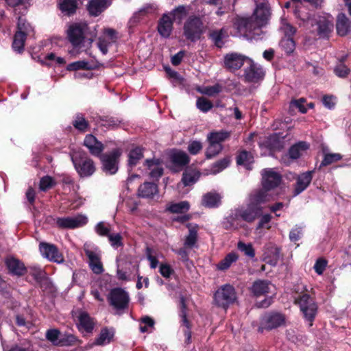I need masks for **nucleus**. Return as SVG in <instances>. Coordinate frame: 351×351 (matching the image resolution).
<instances>
[{
  "label": "nucleus",
  "mask_w": 351,
  "mask_h": 351,
  "mask_svg": "<svg viewBox=\"0 0 351 351\" xmlns=\"http://www.w3.org/2000/svg\"><path fill=\"white\" fill-rule=\"evenodd\" d=\"M271 9L267 0L256 2V8L251 16H236L233 21L235 29L247 38H255L262 33V27L269 19Z\"/></svg>",
  "instance_id": "obj_1"
},
{
  "label": "nucleus",
  "mask_w": 351,
  "mask_h": 351,
  "mask_svg": "<svg viewBox=\"0 0 351 351\" xmlns=\"http://www.w3.org/2000/svg\"><path fill=\"white\" fill-rule=\"evenodd\" d=\"M206 29V26L204 23L203 16L191 14L184 23L182 35L186 40L195 43L202 38Z\"/></svg>",
  "instance_id": "obj_2"
},
{
  "label": "nucleus",
  "mask_w": 351,
  "mask_h": 351,
  "mask_svg": "<svg viewBox=\"0 0 351 351\" xmlns=\"http://www.w3.org/2000/svg\"><path fill=\"white\" fill-rule=\"evenodd\" d=\"M71 161L80 178H90L97 171L95 162L84 152L73 153L71 155Z\"/></svg>",
  "instance_id": "obj_3"
},
{
  "label": "nucleus",
  "mask_w": 351,
  "mask_h": 351,
  "mask_svg": "<svg viewBox=\"0 0 351 351\" xmlns=\"http://www.w3.org/2000/svg\"><path fill=\"white\" fill-rule=\"evenodd\" d=\"M295 304L299 306L304 319L308 322L309 327H311L318 311L317 303L309 294L302 293L295 299Z\"/></svg>",
  "instance_id": "obj_4"
},
{
  "label": "nucleus",
  "mask_w": 351,
  "mask_h": 351,
  "mask_svg": "<svg viewBox=\"0 0 351 351\" xmlns=\"http://www.w3.org/2000/svg\"><path fill=\"white\" fill-rule=\"evenodd\" d=\"M122 149L119 147L112 149L110 152L101 154L100 159L102 171L107 175H114L119 169Z\"/></svg>",
  "instance_id": "obj_5"
},
{
  "label": "nucleus",
  "mask_w": 351,
  "mask_h": 351,
  "mask_svg": "<svg viewBox=\"0 0 351 351\" xmlns=\"http://www.w3.org/2000/svg\"><path fill=\"white\" fill-rule=\"evenodd\" d=\"M237 300V293L233 286L226 284L221 286L214 293L215 304L227 309Z\"/></svg>",
  "instance_id": "obj_6"
},
{
  "label": "nucleus",
  "mask_w": 351,
  "mask_h": 351,
  "mask_svg": "<svg viewBox=\"0 0 351 351\" xmlns=\"http://www.w3.org/2000/svg\"><path fill=\"white\" fill-rule=\"evenodd\" d=\"M286 317L279 312H269L265 313L261 319L258 332L263 333L264 330L270 331L285 325Z\"/></svg>",
  "instance_id": "obj_7"
},
{
  "label": "nucleus",
  "mask_w": 351,
  "mask_h": 351,
  "mask_svg": "<svg viewBox=\"0 0 351 351\" xmlns=\"http://www.w3.org/2000/svg\"><path fill=\"white\" fill-rule=\"evenodd\" d=\"M107 300L109 304L117 311H124L129 306V294L121 287L112 289L107 296Z\"/></svg>",
  "instance_id": "obj_8"
},
{
  "label": "nucleus",
  "mask_w": 351,
  "mask_h": 351,
  "mask_svg": "<svg viewBox=\"0 0 351 351\" xmlns=\"http://www.w3.org/2000/svg\"><path fill=\"white\" fill-rule=\"evenodd\" d=\"M88 25L83 23H73L69 26L66 38L73 47H81L83 45Z\"/></svg>",
  "instance_id": "obj_9"
},
{
  "label": "nucleus",
  "mask_w": 351,
  "mask_h": 351,
  "mask_svg": "<svg viewBox=\"0 0 351 351\" xmlns=\"http://www.w3.org/2000/svg\"><path fill=\"white\" fill-rule=\"evenodd\" d=\"M261 186L270 191L280 186L282 182V175L272 168H265L261 172Z\"/></svg>",
  "instance_id": "obj_10"
},
{
  "label": "nucleus",
  "mask_w": 351,
  "mask_h": 351,
  "mask_svg": "<svg viewBox=\"0 0 351 351\" xmlns=\"http://www.w3.org/2000/svg\"><path fill=\"white\" fill-rule=\"evenodd\" d=\"M39 251L44 258L51 262L61 263L64 261L62 254L54 244L42 241L39 243Z\"/></svg>",
  "instance_id": "obj_11"
},
{
  "label": "nucleus",
  "mask_w": 351,
  "mask_h": 351,
  "mask_svg": "<svg viewBox=\"0 0 351 351\" xmlns=\"http://www.w3.org/2000/svg\"><path fill=\"white\" fill-rule=\"evenodd\" d=\"M261 149H266L269 152L270 156H274L276 152H281L285 146V141L281 139L278 134L274 133L265 138L263 141L258 142Z\"/></svg>",
  "instance_id": "obj_12"
},
{
  "label": "nucleus",
  "mask_w": 351,
  "mask_h": 351,
  "mask_svg": "<svg viewBox=\"0 0 351 351\" xmlns=\"http://www.w3.org/2000/svg\"><path fill=\"white\" fill-rule=\"evenodd\" d=\"M88 218L83 215H77L74 217H58L56 220L57 226L61 229H75L85 226Z\"/></svg>",
  "instance_id": "obj_13"
},
{
  "label": "nucleus",
  "mask_w": 351,
  "mask_h": 351,
  "mask_svg": "<svg viewBox=\"0 0 351 351\" xmlns=\"http://www.w3.org/2000/svg\"><path fill=\"white\" fill-rule=\"evenodd\" d=\"M5 265L8 270V273L12 276L21 277L27 272V269L25 264L16 258L12 256L6 258Z\"/></svg>",
  "instance_id": "obj_14"
},
{
  "label": "nucleus",
  "mask_w": 351,
  "mask_h": 351,
  "mask_svg": "<svg viewBox=\"0 0 351 351\" xmlns=\"http://www.w3.org/2000/svg\"><path fill=\"white\" fill-rule=\"evenodd\" d=\"M265 72L263 69L251 60H250V66L245 69V81L252 83H257L263 80Z\"/></svg>",
  "instance_id": "obj_15"
},
{
  "label": "nucleus",
  "mask_w": 351,
  "mask_h": 351,
  "mask_svg": "<svg viewBox=\"0 0 351 351\" xmlns=\"http://www.w3.org/2000/svg\"><path fill=\"white\" fill-rule=\"evenodd\" d=\"M247 58L237 53H228L224 57V66L231 71L239 69Z\"/></svg>",
  "instance_id": "obj_16"
},
{
  "label": "nucleus",
  "mask_w": 351,
  "mask_h": 351,
  "mask_svg": "<svg viewBox=\"0 0 351 351\" xmlns=\"http://www.w3.org/2000/svg\"><path fill=\"white\" fill-rule=\"evenodd\" d=\"M77 318V328L79 331L92 333L97 323L96 320L85 311L80 312Z\"/></svg>",
  "instance_id": "obj_17"
},
{
  "label": "nucleus",
  "mask_w": 351,
  "mask_h": 351,
  "mask_svg": "<svg viewBox=\"0 0 351 351\" xmlns=\"http://www.w3.org/2000/svg\"><path fill=\"white\" fill-rule=\"evenodd\" d=\"M313 171H308L299 175L293 188V196H297L307 189L313 179Z\"/></svg>",
  "instance_id": "obj_18"
},
{
  "label": "nucleus",
  "mask_w": 351,
  "mask_h": 351,
  "mask_svg": "<svg viewBox=\"0 0 351 351\" xmlns=\"http://www.w3.org/2000/svg\"><path fill=\"white\" fill-rule=\"evenodd\" d=\"M83 144L88 148L90 154L96 157L100 156L104 149V144L93 134H87Z\"/></svg>",
  "instance_id": "obj_19"
},
{
  "label": "nucleus",
  "mask_w": 351,
  "mask_h": 351,
  "mask_svg": "<svg viewBox=\"0 0 351 351\" xmlns=\"http://www.w3.org/2000/svg\"><path fill=\"white\" fill-rule=\"evenodd\" d=\"M239 215L242 220L247 223L253 222L256 219L259 218L263 213V207H256L249 204L246 208H240Z\"/></svg>",
  "instance_id": "obj_20"
},
{
  "label": "nucleus",
  "mask_w": 351,
  "mask_h": 351,
  "mask_svg": "<svg viewBox=\"0 0 351 351\" xmlns=\"http://www.w3.org/2000/svg\"><path fill=\"white\" fill-rule=\"evenodd\" d=\"M239 214H241L239 210L236 209L226 217L223 223L225 230H238L243 227V220Z\"/></svg>",
  "instance_id": "obj_21"
},
{
  "label": "nucleus",
  "mask_w": 351,
  "mask_h": 351,
  "mask_svg": "<svg viewBox=\"0 0 351 351\" xmlns=\"http://www.w3.org/2000/svg\"><path fill=\"white\" fill-rule=\"evenodd\" d=\"M157 29L159 34L164 38H169L173 29V20L164 14L158 22Z\"/></svg>",
  "instance_id": "obj_22"
},
{
  "label": "nucleus",
  "mask_w": 351,
  "mask_h": 351,
  "mask_svg": "<svg viewBox=\"0 0 351 351\" xmlns=\"http://www.w3.org/2000/svg\"><path fill=\"white\" fill-rule=\"evenodd\" d=\"M336 29L337 34L341 36H345L351 32V21L344 13L337 15Z\"/></svg>",
  "instance_id": "obj_23"
},
{
  "label": "nucleus",
  "mask_w": 351,
  "mask_h": 351,
  "mask_svg": "<svg viewBox=\"0 0 351 351\" xmlns=\"http://www.w3.org/2000/svg\"><path fill=\"white\" fill-rule=\"evenodd\" d=\"M158 192V186L156 183L145 182L138 189V195L143 198H152Z\"/></svg>",
  "instance_id": "obj_24"
},
{
  "label": "nucleus",
  "mask_w": 351,
  "mask_h": 351,
  "mask_svg": "<svg viewBox=\"0 0 351 351\" xmlns=\"http://www.w3.org/2000/svg\"><path fill=\"white\" fill-rule=\"evenodd\" d=\"M208 37L215 47L221 49L225 44L223 39L228 37V34L227 29L223 27L219 29L210 31Z\"/></svg>",
  "instance_id": "obj_25"
},
{
  "label": "nucleus",
  "mask_w": 351,
  "mask_h": 351,
  "mask_svg": "<svg viewBox=\"0 0 351 351\" xmlns=\"http://www.w3.org/2000/svg\"><path fill=\"white\" fill-rule=\"evenodd\" d=\"M108 0H89L86 10L92 16H97L108 7Z\"/></svg>",
  "instance_id": "obj_26"
},
{
  "label": "nucleus",
  "mask_w": 351,
  "mask_h": 351,
  "mask_svg": "<svg viewBox=\"0 0 351 351\" xmlns=\"http://www.w3.org/2000/svg\"><path fill=\"white\" fill-rule=\"evenodd\" d=\"M236 162L238 165L243 166L247 170H252V164L254 162V156L252 152L245 149L239 151Z\"/></svg>",
  "instance_id": "obj_27"
},
{
  "label": "nucleus",
  "mask_w": 351,
  "mask_h": 351,
  "mask_svg": "<svg viewBox=\"0 0 351 351\" xmlns=\"http://www.w3.org/2000/svg\"><path fill=\"white\" fill-rule=\"evenodd\" d=\"M317 35L321 38H326L332 31L333 23L332 21L326 19L325 17H319L316 21Z\"/></svg>",
  "instance_id": "obj_28"
},
{
  "label": "nucleus",
  "mask_w": 351,
  "mask_h": 351,
  "mask_svg": "<svg viewBox=\"0 0 351 351\" xmlns=\"http://www.w3.org/2000/svg\"><path fill=\"white\" fill-rule=\"evenodd\" d=\"M269 191L263 189H260L254 191L250 195V204L256 207H262L261 204L269 200Z\"/></svg>",
  "instance_id": "obj_29"
},
{
  "label": "nucleus",
  "mask_w": 351,
  "mask_h": 351,
  "mask_svg": "<svg viewBox=\"0 0 351 351\" xmlns=\"http://www.w3.org/2000/svg\"><path fill=\"white\" fill-rule=\"evenodd\" d=\"M309 148V144L305 141H299L291 145L288 151V156L292 160H296L301 157L302 153Z\"/></svg>",
  "instance_id": "obj_30"
},
{
  "label": "nucleus",
  "mask_w": 351,
  "mask_h": 351,
  "mask_svg": "<svg viewBox=\"0 0 351 351\" xmlns=\"http://www.w3.org/2000/svg\"><path fill=\"white\" fill-rule=\"evenodd\" d=\"M80 0H60L58 8L66 16H72L75 14L78 8V1Z\"/></svg>",
  "instance_id": "obj_31"
},
{
  "label": "nucleus",
  "mask_w": 351,
  "mask_h": 351,
  "mask_svg": "<svg viewBox=\"0 0 351 351\" xmlns=\"http://www.w3.org/2000/svg\"><path fill=\"white\" fill-rule=\"evenodd\" d=\"M72 125L75 130L82 133H84L90 130L89 121L86 119L82 113H77L75 115L73 120L72 121Z\"/></svg>",
  "instance_id": "obj_32"
},
{
  "label": "nucleus",
  "mask_w": 351,
  "mask_h": 351,
  "mask_svg": "<svg viewBox=\"0 0 351 351\" xmlns=\"http://www.w3.org/2000/svg\"><path fill=\"white\" fill-rule=\"evenodd\" d=\"M269 282L265 280H255L251 287V292L256 297L263 295L269 291Z\"/></svg>",
  "instance_id": "obj_33"
},
{
  "label": "nucleus",
  "mask_w": 351,
  "mask_h": 351,
  "mask_svg": "<svg viewBox=\"0 0 351 351\" xmlns=\"http://www.w3.org/2000/svg\"><path fill=\"white\" fill-rule=\"evenodd\" d=\"M144 149L141 147H135L132 149L128 154V165L130 168H133L139 162V161L143 158Z\"/></svg>",
  "instance_id": "obj_34"
},
{
  "label": "nucleus",
  "mask_w": 351,
  "mask_h": 351,
  "mask_svg": "<svg viewBox=\"0 0 351 351\" xmlns=\"http://www.w3.org/2000/svg\"><path fill=\"white\" fill-rule=\"evenodd\" d=\"M230 136V133L227 131L212 132L208 134L207 141L213 144L222 145L221 143L227 140Z\"/></svg>",
  "instance_id": "obj_35"
},
{
  "label": "nucleus",
  "mask_w": 351,
  "mask_h": 351,
  "mask_svg": "<svg viewBox=\"0 0 351 351\" xmlns=\"http://www.w3.org/2000/svg\"><path fill=\"white\" fill-rule=\"evenodd\" d=\"M172 163L176 167H184L190 162V157L183 151H178L171 156Z\"/></svg>",
  "instance_id": "obj_36"
},
{
  "label": "nucleus",
  "mask_w": 351,
  "mask_h": 351,
  "mask_svg": "<svg viewBox=\"0 0 351 351\" xmlns=\"http://www.w3.org/2000/svg\"><path fill=\"white\" fill-rule=\"evenodd\" d=\"M221 203V197L216 193H207L203 196L202 205L208 208L218 207Z\"/></svg>",
  "instance_id": "obj_37"
},
{
  "label": "nucleus",
  "mask_w": 351,
  "mask_h": 351,
  "mask_svg": "<svg viewBox=\"0 0 351 351\" xmlns=\"http://www.w3.org/2000/svg\"><path fill=\"white\" fill-rule=\"evenodd\" d=\"M201 173L195 169H188L182 174V182L184 186H191L195 184L199 178Z\"/></svg>",
  "instance_id": "obj_38"
},
{
  "label": "nucleus",
  "mask_w": 351,
  "mask_h": 351,
  "mask_svg": "<svg viewBox=\"0 0 351 351\" xmlns=\"http://www.w3.org/2000/svg\"><path fill=\"white\" fill-rule=\"evenodd\" d=\"M187 228H189V234L186 237L184 246L191 248L197 241L198 226H192L191 223H189Z\"/></svg>",
  "instance_id": "obj_39"
},
{
  "label": "nucleus",
  "mask_w": 351,
  "mask_h": 351,
  "mask_svg": "<svg viewBox=\"0 0 351 351\" xmlns=\"http://www.w3.org/2000/svg\"><path fill=\"white\" fill-rule=\"evenodd\" d=\"M27 36L25 34H21L20 32H16L12 42V49L14 51L21 53L24 51L25 43Z\"/></svg>",
  "instance_id": "obj_40"
},
{
  "label": "nucleus",
  "mask_w": 351,
  "mask_h": 351,
  "mask_svg": "<svg viewBox=\"0 0 351 351\" xmlns=\"http://www.w3.org/2000/svg\"><path fill=\"white\" fill-rule=\"evenodd\" d=\"M190 208V204L187 201H182L178 203H170L166 208V211L171 213H184Z\"/></svg>",
  "instance_id": "obj_41"
},
{
  "label": "nucleus",
  "mask_w": 351,
  "mask_h": 351,
  "mask_svg": "<svg viewBox=\"0 0 351 351\" xmlns=\"http://www.w3.org/2000/svg\"><path fill=\"white\" fill-rule=\"evenodd\" d=\"M239 258V255L232 252L228 253L217 265V269L221 271H225L230 268L231 265L236 262Z\"/></svg>",
  "instance_id": "obj_42"
},
{
  "label": "nucleus",
  "mask_w": 351,
  "mask_h": 351,
  "mask_svg": "<svg viewBox=\"0 0 351 351\" xmlns=\"http://www.w3.org/2000/svg\"><path fill=\"white\" fill-rule=\"evenodd\" d=\"M231 162V157L226 156L224 158L215 162L211 165V172L213 174H217L226 169Z\"/></svg>",
  "instance_id": "obj_43"
},
{
  "label": "nucleus",
  "mask_w": 351,
  "mask_h": 351,
  "mask_svg": "<svg viewBox=\"0 0 351 351\" xmlns=\"http://www.w3.org/2000/svg\"><path fill=\"white\" fill-rule=\"evenodd\" d=\"M279 46L287 56H290L295 49V42L293 38L283 37L279 43Z\"/></svg>",
  "instance_id": "obj_44"
},
{
  "label": "nucleus",
  "mask_w": 351,
  "mask_h": 351,
  "mask_svg": "<svg viewBox=\"0 0 351 351\" xmlns=\"http://www.w3.org/2000/svg\"><path fill=\"white\" fill-rule=\"evenodd\" d=\"M114 337V332L110 331L107 327L101 328L99 337L95 339V344L104 346L109 343Z\"/></svg>",
  "instance_id": "obj_45"
},
{
  "label": "nucleus",
  "mask_w": 351,
  "mask_h": 351,
  "mask_svg": "<svg viewBox=\"0 0 351 351\" xmlns=\"http://www.w3.org/2000/svg\"><path fill=\"white\" fill-rule=\"evenodd\" d=\"M293 13L295 16L303 23L312 21L311 14L302 4L295 6Z\"/></svg>",
  "instance_id": "obj_46"
},
{
  "label": "nucleus",
  "mask_w": 351,
  "mask_h": 351,
  "mask_svg": "<svg viewBox=\"0 0 351 351\" xmlns=\"http://www.w3.org/2000/svg\"><path fill=\"white\" fill-rule=\"evenodd\" d=\"M222 90L223 86L219 83H217L213 86H205L203 88L198 87L197 88V90L199 93L209 97L215 96L216 95L221 93Z\"/></svg>",
  "instance_id": "obj_47"
},
{
  "label": "nucleus",
  "mask_w": 351,
  "mask_h": 351,
  "mask_svg": "<svg viewBox=\"0 0 351 351\" xmlns=\"http://www.w3.org/2000/svg\"><path fill=\"white\" fill-rule=\"evenodd\" d=\"M189 8V7H186L184 5L176 7L170 12V14L173 16V21L181 22L188 15Z\"/></svg>",
  "instance_id": "obj_48"
},
{
  "label": "nucleus",
  "mask_w": 351,
  "mask_h": 351,
  "mask_svg": "<svg viewBox=\"0 0 351 351\" xmlns=\"http://www.w3.org/2000/svg\"><path fill=\"white\" fill-rule=\"evenodd\" d=\"M237 249L250 258L255 257V250L251 243H245L242 241H239L237 243Z\"/></svg>",
  "instance_id": "obj_49"
},
{
  "label": "nucleus",
  "mask_w": 351,
  "mask_h": 351,
  "mask_svg": "<svg viewBox=\"0 0 351 351\" xmlns=\"http://www.w3.org/2000/svg\"><path fill=\"white\" fill-rule=\"evenodd\" d=\"M16 29V32H20L21 34H25L26 36L33 32V28L31 25L27 23L26 19L23 16L18 17Z\"/></svg>",
  "instance_id": "obj_50"
},
{
  "label": "nucleus",
  "mask_w": 351,
  "mask_h": 351,
  "mask_svg": "<svg viewBox=\"0 0 351 351\" xmlns=\"http://www.w3.org/2000/svg\"><path fill=\"white\" fill-rule=\"evenodd\" d=\"M209 145L205 152L206 159H212L216 157L223 149V145H215L208 143Z\"/></svg>",
  "instance_id": "obj_51"
},
{
  "label": "nucleus",
  "mask_w": 351,
  "mask_h": 351,
  "mask_svg": "<svg viewBox=\"0 0 351 351\" xmlns=\"http://www.w3.org/2000/svg\"><path fill=\"white\" fill-rule=\"evenodd\" d=\"M196 106L201 112L206 113L213 108V104L207 98L199 97L196 101Z\"/></svg>",
  "instance_id": "obj_52"
},
{
  "label": "nucleus",
  "mask_w": 351,
  "mask_h": 351,
  "mask_svg": "<svg viewBox=\"0 0 351 351\" xmlns=\"http://www.w3.org/2000/svg\"><path fill=\"white\" fill-rule=\"evenodd\" d=\"M99 121H98V123H100L101 126L106 128H115L117 127L121 123V121H119L118 119L110 116H102L99 117Z\"/></svg>",
  "instance_id": "obj_53"
},
{
  "label": "nucleus",
  "mask_w": 351,
  "mask_h": 351,
  "mask_svg": "<svg viewBox=\"0 0 351 351\" xmlns=\"http://www.w3.org/2000/svg\"><path fill=\"white\" fill-rule=\"evenodd\" d=\"M342 158V156L340 154H325L324 158L321 162L319 168L322 167L328 166L334 162L340 160Z\"/></svg>",
  "instance_id": "obj_54"
},
{
  "label": "nucleus",
  "mask_w": 351,
  "mask_h": 351,
  "mask_svg": "<svg viewBox=\"0 0 351 351\" xmlns=\"http://www.w3.org/2000/svg\"><path fill=\"white\" fill-rule=\"evenodd\" d=\"M66 69L70 71H75L81 69L90 70L91 69V66L88 62L79 60L69 64L66 66Z\"/></svg>",
  "instance_id": "obj_55"
},
{
  "label": "nucleus",
  "mask_w": 351,
  "mask_h": 351,
  "mask_svg": "<svg viewBox=\"0 0 351 351\" xmlns=\"http://www.w3.org/2000/svg\"><path fill=\"white\" fill-rule=\"evenodd\" d=\"M31 276L37 283L47 282V274L40 267H33L32 269Z\"/></svg>",
  "instance_id": "obj_56"
},
{
  "label": "nucleus",
  "mask_w": 351,
  "mask_h": 351,
  "mask_svg": "<svg viewBox=\"0 0 351 351\" xmlns=\"http://www.w3.org/2000/svg\"><path fill=\"white\" fill-rule=\"evenodd\" d=\"M77 341L75 336L71 334H64L60 336L59 342H58V346H73Z\"/></svg>",
  "instance_id": "obj_57"
},
{
  "label": "nucleus",
  "mask_w": 351,
  "mask_h": 351,
  "mask_svg": "<svg viewBox=\"0 0 351 351\" xmlns=\"http://www.w3.org/2000/svg\"><path fill=\"white\" fill-rule=\"evenodd\" d=\"M350 71V69L345 64H337L334 68L335 74L340 78H346Z\"/></svg>",
  "instance_id": "obj_58"
},
{
  "label": "nucleus",
  "mask_w": 351,
  "mask_h": 351,
  "mask_svg": "<svg viewBox=\"0 0 351 351\" xmlns=\"http://www.w3.org/2000/svg\"><path fill=\"white\" fill-rule=\"evenodd\" d=\"M3 351H35L30 346L25 347L22 344H14L12 346L4 345L3 339H1Z\"/></svg>",
  "instance_id": "obj_59"
},
{
  "label": "nucleus",
  "mask_w": 351,
  "mask_h": 351,
  "mask_svg": "<svg viewBox=\"0 0 351 351\" xmlns=\"http://www.w3.org/2000/svg\"><path fill=\"white\" fill-rule=\"evenodd\" d=\"M53 179L49 176L43 177L40 180L39 189L43 191H46L55 185Z\"/></svg>",
  "instance_id": "obj_60"
},
{
  "label": "nucleus",
  "mask_w": 351,
  "mask_h": 351,
  "mask_svg": "<svg viewBox=\"0 0 351 351\" xmlns=\"http://www.w3.org/2000/svg\"><path fill=\"white\" fill-rule=\"evenodd\" d=\"M60 332L58 329H49L47 331L46 338L53 345L58 346L60 340Z\"/></svg>",
  "instance_id": "obj_61"
},
{
  "label": "nucleus",
  "mask_w": 351,
  "mask_h": 351,
  "mask_svg": "<svg viewBox=\"0 0 351 351\" xmlns=\"http://www.w3.org/2000/svg\"><path fill=\"white\" fill-rule=\"evenodd\" d=\"M202 143L199 141H192L189 142L187 150L191 155H197L202 149Z\"/></svg>",
  "instance_id": "obj_62"
},
{
  "label": "nucleus",
  "mask_w": 351,
  "mask_h": 351,
  "mask_svg": "<svg viewBox=\"0 0 351 351\" xmlns=\"http://www.w3.org/2000/svg\"><path fill=\"white\" fill-rule=\"evenodd\" d=\"M108 240L113 247L118 248L123 246L122 241L123 237L120 233L110 234L108 237Z\"/></svg>",
  "instance_id": "obj_63"
},
{
  "label": "nucleus",
  "mask_w": 351,
  "mask_h": 351,
  "mask_svg": "<svg viewBox=\"0 0 351 351\" xmlns=\"http://www.w3.org/2000/svg\"><path fill=\"white\" fill-rule=\"evenodd\" d=\"M328 261L324 258H319L317 259L313 268L315 269V271L318 275H322L324 270L326 269V267H327Z\"/></svg>",
  "instance_id": "obj_64"
}]
</instances>
